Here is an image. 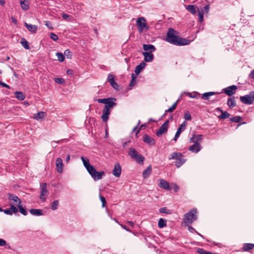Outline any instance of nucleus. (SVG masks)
<instances>
[{"instance_id": "f257e3e1", "label": "nucleus", "mask_w": 254, "mask_h": 254, "mask_svg": "<svg viewBox=\"0 0 254 254\" xmlns=\"http://www.w3.org/2000/svg\"><path fill=\"white\" fill-rule=\"evenodd\" d=\"M178 32L172 28L168 30L165 40L176 46H184L189 45L190 41L188 39L180 38L178 36Z\"/></svg>"}, {"instance_id": "f03ea898", "label": "nucleus", "mask_w": 254, "mask_h": 254, "mask_svg": "<svg viewBox=\"0 0 254 254\" xmlns=\"http://www.w3.org/2000/svg\"><path fill=\"white\" fill-rule=\"evenodd\" d=\"M197 209L193 208L184 215L183 221L185 223H192L197 219Z\"/></svg>"}, {"instance_id": "7ed1b4c3", "label": "nucleus", "mask_w": 254, "mask_h": 254, "mask_svg": "<svg viewBox=\"0 0 254 254\" xmlns=\"http://www.w3.org/2000/svg\"><path fill=\"white\" fill-rule=\"evenodd\" d=\"M88 172L94 181L102 179L103 177L105 175L104 171L98 172L93 166L88 171Z\"/></svg>"}, {"instance_id": "20e7f679", "label": "nucleus", "mask_w": 254, "mask_h": 254, "mask_svg": "<svg viewBox=\"0 0 254 254\" xmlns=\"http://www.w3.org/2000/svg\"><path fill=\"white\" fill-rule=\"evenodd\" d=\"M240 101L246 105H251L254 101V92H250L249 94L240 97Z\"/></svg>"}, {"instance_id": "39448f33", "label": "nucleus", "mask_w": 254, "mask_h": 254, "mask_svg": "<svg viewBox=\"0 0 254 254\" xmlns=\"http://www.w3.org/2000/svg\"><path fill=\"white\" fill-rule=\"evenodd\" d=\"M136 25L138 30L140 33H141L145 27L147 28L148 27L146 24V19L142 17H140L137 18Z\"/></svg>"}, {"instance_id": "423d86ee", "label": "nucleus", "mask_w": 254, "mask_h": 254, "mask_svg": "<svg viewBox=\"0 0 254 254\" xmlns=\"http://www.w3.org/2000/svg\"><path fill=\"white\" fill-rule=\"evenodd\" d=\"M169 120H166L165 123L159 127L156 134L157 136H161L163 134L166 133L168 131Z\"/></svg>"}, {"instance_id": "0eeeda50", "label": "nucleus", "mask_w": 254, "mask_h": 254, "mask_svg": "<svg viewBox=\"0 0 254 254\" xmlns=\"http://www.w3.org/2000/svg\"><path fill=\"white\" fill-rule=\"evenodd\" d=\"M115 75L112 74H109L107 78V81L110 83L111 86L115 90L119 91L120 90V86L115 81Z\"/></svg>"}, {"instance_id": "6e6552de", "label": "nucleus", "mask_w": 254, "mask_h": 254, "mask_svg": "<svg viewBox=\"0 0 254 254\" xmlns=\"http://www.w3.org/2000/svg\"><path fill=\"white\" fill-rule=\"evenodd\" d=\"M41 193L40 196V199L43 201H46L47 198L45 196L46 195L48 192L47 189V184L42 183L40 185Z\"/></svg>"}, {"instance_id": "1a4fd4ad", "label": "nucleus", "mask_w": 254, "mask_h": 254, "mask_svg": "<svg viewBox=\"0 0 254 254\" xmlns=\"http://www.w3.org/2000/svg\"><path fill=\"white\" fill-rule=\"evenodd\" d=\"M187 125V121H185L179 126L178 128L177 129V132H176L175 137L173 139V140L174 141H176L177 140V139L179 137L181 132L185 130Z\"/></svg>"}, {"instance_id": "9d476101", "label": "nucleus", "mask_w": 254, "mask_h": 254, "mask_svg": "<svg viewBox=\"0 0 254 254\" xmlns=\"http://www.w3.org/2000/svg\"><path fill=\"white\" fill-rule=\"evenodd\" d=\"M7 195L8 200L12 201V204L18 206V204H21V201L17 196L11 193H8Z\"/></svg>"}, {"instance_id": "9b49d317", "label": "nucleus", "mask_w": 254, "mask_h": 254, "mask_svg": "<svg viewBox=\"0 0 254 254\" xmlns=\"http://www.w3.org/2000/svg\"><path fill=\"white\" fill-rule=\"evenodd\" d=\"M237 89V86L233 85L223 89V91L226 94L231 96L235 93Z\"/></svg>"}, {"instance_id": "f8f14e48", "label": "nucleus", "mask_w": 254, "mask_h": 254, "mask_svg": "<svg viewBox=\"0 0 254 254\" xmlns=\"http://www.w3.org/2000/svg\"><path fill=\"white\" fill-rule=\"evenodd\" d=\"M122 168L119 163H116L114 165V168L112 171L113 174L116 177H119L121 176Z\"/></svg>"}, {"instance_id": "ddd939ff", "label": "nucleus", "mask_w": 254, "mask_h": 254, "mask_svg": "<svg viewBox=\"0 0 254 254\" xmlns=\"http://www.w3.org/2000/svg\"><path fill=\"white\" fill-rule=\"evenodd\" d=\"M160 184L159 185V187L163 188L167 190H171L172 189L170 186L169 183L163 179H159Z\"/></svg>"}, {"instance_id": "4468645a", "label": "nucleus", "mask_w": 254, "mask_h": 254, "mask_svg": "<svg viewBox=\"0 0 254 254\" xmlns=\"http://www.w3.org/2000/svg\"><path fill=\"white\" fill-rule=\"evenodd\" d=\"M56 166L57 172L59 173H62L63 172L64 164L63 160L61 158L59 157L56 159Z\"/></svg>"}, {"instance_id": "2eb2a0df", "label": "nucleus", "mask_w": 254, "mask_h": 254, "mask_svg": "<svg viewBox=\"0 0 254 254\" xmlns=\"http://www.w3.org/2000/svg\"><path fill=\"white\" fill-rule=\"evenodd\" d=\"M116 100V99L115 98H108V101H107L106 105H105L104 108L107 109L112 108L114 106H115L117 104L115 103V101Z\"/></svg>"}, {"instance_id": "dca6fc26", "label": "nucleus", "mask_w": 254, "mask_h": 254, "mask_svg": "<svg viewBox=\"0 0 254 254\" xmlns=\"http://www.w3.org/2000/svg\"><path fill=\"white\" fill-rule=\"evenodd\" d=\"M201 148L199 143L195 142V143H194L193 145L190 146L189 150L192 152L197 153L200 150Z\"/></svg>"}, {"instance_id": "f3484780", "label": "nucleus", "mask_w": 254, "mask_h": 254, "mask_svg": "<svg viewBox=\"0 0 254 254\" xmlns=\"http://www.w3.org/2000/svg\"><path fill=\"white\" fill-rule=\"evenodd\" d=\"M143 140L144 142L150 145H153L155 143V140L147 134H145L143 136Z\"/></svg>"}, {"instance_id": "a211bd4d", "label": "nucleus", "mask_w": 254, "mask_h": 254, "mask_svg": "<svg viewBox=\"0 0 254 254\" xmlns=\"http://www.w3.org/2000/svg\"><path fill=\"white\" fill-rule=\"evenodd\" d=\"M144 56V61L145 62H151L153 61L154 59L153 55L147 52H143L142 53Z\"/></svg>"}, {"instance_id": "6ab92c4d", "label": "nucleus", "mask_w": 254, "mask_h": 254, "mask_svg": "<svg viewBox=\"0 0 254 254\" xmlns=\"http://www.w3.org/2000/svg\"><path fill=\"white\" fill-rule=\"evenodd\" d=\"M110 114V110L104 108L103 111V115L101 116V118L104 122L106 123L108 121Z\"/></svg>"}, {"instance_id": "aec40b11", "label": "nucleus", "mask_w": 254, "mask_h": 254, "mask_svg": "<svg viewBox=\"0 0 254 254\" xmlns=\"http://www.w3.org/2000/svg\"><path fill=\"white\" fill-rule=\"evenodd\" d=\"M81 159L83 162L84 167L86 169L87 171H88L93 167V166L90 164L89 160L88 158L81 156Z\"/></svg>"}, {"instance_id": "412c9836", "label": "nucleus", "mask_w": 254, "mask_h": 254, "mask_svg": "<svg viewBox=\"0 0 254 254\" xmlns=\"http://www.w3.org/2000/svg\"><path fill=\"white\" fill-rule=\"evenodd\" d=\"M146 65V64L144 62H142L137 65L134 70L136 74H138L145 67Z\"/></svg>"}, {"instance_id": "4be33fe9", "label": "nucleus", "mask_w": 254, "mask_h": 254, "mask_svg": "<svg viewBox=\"0 0 254 254\" xmlns=\"http://www.w3.org/2000/svg\"><path fill=\"white\" fill-rule=\"evenodd\" d=\"M254 248V244L252 243H245L242 248L243 252H248L253 250Z\"/></svg>"}, {"instance_id": "5701e85b", "label": "nucleus", "mask_w": 254, "mask_h": 254, "mask_svg": "<svg viewBox=\"0 0 254 254\" xmlns=\"http://www.w3.org/2000/svg\"><path fill=\"white\" fill-rule=\"evenodd\" d=\"M24 25L28 29V30L31 32V33H36L37 29V26L31 24H28L26 22L24 23Z\"/></svg>"}, {"instance_id": "b1692460", "label": "nucleus", "mask_w": 254, "mask_h": 254, "mask_svg": "<svg viewBox=\"0 0 254 254\" xmlns=\"http://www.w3.org/2000/svg\"><path fill=\"white\" fill-rule=\"evenodd\" d=\"M152 172L151 165H149L147 168L143 172L142 176L144 179L148 178Z\"/></svg>"}, {"instance_id": "393cba45", "label": "nucleus", "mask_w": 254, "mask_h": 254, "mask_svg": "<svg viewBox=\"0 0 254 254\" xmlns=\"http://www.w3.org/2000/svg\"><path fill=\"white\" fill-rule=\"evenodd\" d=\"M203 137V135L199 134V135H193L192 137H191L190 139V143H194L195 142H199V141H200Z\"/></svg>"}, {"instance_id": "a878e982", "label": "nucleus", "mask_w": 254, "mask_h": 254, "mask_svg": "<svg viewBox=\"0 0 254 254\" xmlns=\"http://www.w3.org/2000/svg\"><path fill=\"white\" fill-rule=\"evenodd\" d=\"M143 49L145 51H149V53H152L155 51L156 48L155 47L152 45H147V44H143Z\"/></svg>"}, {"instance_id": "bb28decb", "label": "nucleus", "mask_w": 254, "mask_h": 254, "mask_svg": "<svg viewBox=\"0 0 254 254\" xmlns=\"http://www.w3.org/2000/svg\"><path fill=\"white\" fill-rule=\"evenodd\" d=\"M217 93H218L217 92H205V93L202 94L201 98H202V99H203L205 100H209L210 96L215 95Z\"/></svg>"}, {"instance_id": "cd10ccee", "label": "nucleus", "mask_w": 254, "mask_h": 254, "mask_svg": "<svg viewBox=\"0 0 254 254\" xmlns=\"http://www.w3.org/2000/svg\"><path fill=\"white\" fill-rule=\"evenodd\" d=\"M185 162L186 160L184 159L183 157H181L176 159L174 163L177 168H180Z\"/></svg>"}, {"instance_id": "c85d7f7f", "label": "nucleus", "mask_w": 254, "mask_h": 254, "mask_svg": "<svg viewBox=\"0 0 254 254\" xmlns=\"http://www.w3.org/2000/svg\"><path fill=\"white\" fill-rule=\"evenodd\" d=\"M20 3L23 10H27L29 9V3L27 0H21Z\"/></svg>"}, {"instance_id": "c756f323", "label": "nucleus", "mask_w": 254, "mask_h": 254, "mask_svg": "<svg viewBox=\"0 0 254 254\" xmlns=\"http://www.w3.org/2000/svg\"><path fill=\"white\" fill-rule=\"evenodd\" d=\"M227 105L230 108H232L235 107L236 105L235 97H232L231 98H229L227 101Z\"/></svg>"}, {"instance_id": "7c9ffc66", "label": "nucleus", "mask_w": 254, "mask_h": 254, "mask_svg": "<svg viewBox=\"0 0 254 254\" xmlns=\"http://www.w3.org/2000/svg\"><path fill=\"white\" fill-rule=\"evenodd\" d=\"M138 152L136 151V150L132 147L129 148V151L128 152V155L130 156L132 158L134 159L138 154Z\"/></svg>"}, {"instance_id": "2f4dec72", "label": "nucleus", "mask_w": 254, "mask_h": 254, "mask_svg": "<svg viewBox=\"0 0 254 254\" xmlns=\"http://www.w3.org/2000/svg\"><path fill=\"white\" fill-rule=\"evenodd\" d=\"M184 94L191 98H198L200 96V94L197 92H193L192 93L184 92Z\"/></svg>"}, {"instance_id": "473e14b6", "label": "nucleus", "mask_w": 254, "mask_h": 254, "mask_svg": "<svg viewBox=\"0 0 254 254\" xmlns=\"http://www.w3.org/2000/svg\"><path fill=\"white\" fill-rule=\"evenodd\" d=\"M30 213L35 216H40L42 215L43 213L42 212L41 209H31L29 210Z\"/></svg>"}, {"instance_id": "72a5a7b5", "label": "nucleus", "mask_w": 254, "mask_h": 254, "mask_svg": "<svg viewBox=\"0 0 254 254\" xmlns=\"http://www.w3.org/2000/svg\"><path fill=\"white\" fill-rule=\"evenodd\" d=\"M183 157V155L180 152H173L171 154L170 157L169 158V160L177 159L179 157Z\"/></svg>"}, {"instance_id": "f704fd0d", "label": "nucleus", "mask_w": 254, "mask_h": 254, "mask_svg": "<svg viewBox=\"0 0 254 254\" xmlns=\"http://www.w3.org/2000/svg\"><path fill=\"white\" fill-rule=\"evenodd\" d=\"M14 94L15 97L19 100H23L25 98V96L22 92L16 91Z\"/></svg>"}, {"instance_id": "c9c22d12", "label": "nucleus", "mask_w": 254, "mask_h": 254, "mask_svg": "<svg viewBox=\"0 0 254 254\" xmlns=\"http://www.w3.org/2000/svg\"><path fill=\"white\" fill-rule=\"evenodd\" d=\"M136 162L138 164H143L145 158L141 154H138L136 157L134 158Z\"/></svg>"}, {"instance_id": "e433bc0d", "label": "nucleus", "mask_w": 254, "mask_h": 254, "mask_svg": "<svg viewBox=\"0 0 254 254\" xmlns=\"http://www.w3.org/2000/svg\"><path fill=\"white\" fill-rule=\"evenodd\" d=\"M20 43L21 45L27 50H28L30 49L29 45V42L24 38H22L21 39Z\"/></svg>"}, {"instance_id": "4c0bfd02", "label": "nucleus", "mask_w": 254, "mask_h": 254, "mask_svg": "<svg viewBox=\"0 0 254 254\" xmlns=\"http://www.w3.org/2000/svg\"><path fill=\"white\" fill-rule=\"evenodd\" d=\"M179 102L180 99L177 100L171 107H170L168 110H166L165 112H173L176 109L177 104Z\"/></svg>"}, {"instance_id": "58836bf2", "label": "nucleus", "mask_w": 254, "mask_h": 254, "mask_svg": "<svg viewBox=\"0 0 254 254\" xmlns=\"http://www.w3.org/2000/svg\"><path fill=\"white\" fill-rule=\"evenodd\" d=\"M186 9L192 14H195L196 12V7L194 5H188Z\"/></svg>"}, {"instance_id": "ea45409f", "label": "nucleus", "mask_w": 254, "mask_h": 254, "mask_svg": "<svg viewBox=\"0 0 254 254\" xmlns=\"http://www.w3.org/2000/svg\"><path fill=\"white\" fill-rule=\"evenodd\" d=\"M230 114L227 111H222L221 114L218 118L219 119H226L230 116Z\"/></svg>"}, {"instance_id": "a19ab883", "label": "nucleus", "mask_w": 254, "mask_h": 254, "mask_svg": "<svg viewBox=\"0 0 254 254\" xmlns=\"http://www.w3.org/2000/svg\"><path fill=\"white\" fill-rule=\"evenodd\" d=\"M243 120L241 116H235L229 119V120L234 123H239Z\"/></svg>"}, {"instance_id": "79ce46f5", "label": "nucleus", "mask_w": 254, "mask_h": 254, "mask_svg": "<svg viewBox=\"0 0 254 254\" xmlns=\"http://www.w3.org/2000/svg\"><path fill=\"white\" fill-rule=\"evenodd\" d=\"M45 114V113L44 112H39L34 115V119L37 120L42 119L44 117Z\"/></svg>"}, {"instance_id": "37998d69", "label": "nucleus", "mask_w": 254, "mask_h": 254, "mask_svg": "<svg viewBox=\"0 0 254 254\" xmlns=\"http://www.w3.org/2000/svg\"><path fill=\"white\" fill-rule=\"evenodd\" d=\"M167 225L166 220L161 218L158 221V227L160 228H162Z\"/></svg>"}, {"instance_id": "c03bdc74", "label": "nucleus", "mask_w": 254, "mask_h": 254, "mask_svg": "<svg viewBox=\"0 0 254 254\" xmlns=\"http://www.w3.org/2000/svg\"><path fill=\"white\" fill-rule=\"evenodd\" d=\"M18 209H19V211L23 215H27V211L26 210V209L25 208H24L21 205V204H18V206H17Z\"/></svg>"}, {"instance_id": "a18cd8bd", "label": "nucleus", "mask_w": 254, "mask_h": 254, "mask_svg": "<svg viewBox=\"0 0 254 254\" xmlns=\"http://www.w3.org/2000/svg\"><path fill=\"white\" fill-rule=\"evenodd\" d=\"M59 204V200H56L54 201L51 204V209L53 210H55L57 209Z\"/></svg>"}, {"instance_id": "49530a36", "label": "nucleus", "mask_w": 254, "mask_h": 254, "mask_svg": "<svg viewBox=\"0 0 254 254\" xmlns=\"http://www.w3.org/2000/svg\"><path fill=\"white\" fill-rule=\"evenodd\" d=\"M159 212L162 213L171 214V210L167 209L166 207H162L159 209Z\"/></svg>"}, {"instance_id": "de8ad7c7", "label": "nucleus", "mask_w": 254, "mask_h": 254, "mask_svg": "<svg viewBox=\"0 0 254 254\" xmlns=\"http://www.w3.org/2000/svg\"><path fill=\"white\" fill-rule=\"evenodd\" d=\"M184 118L186 121H190L191 120V117L189 111H186L184 115Z\"/></svg>"}, {"instance_id": "09e8293b", "label": "nucleus", "mask_w": 254, "mask_h": 254, "mask_svg": "<svg viewBox=\"0 0 254 254\" xmlns=\"http://www.w3.org/2000/svg\"><path fill=\"white\" fill-rule=\"evenodd\" d=\"M56 56H57L58 60L59 62H63L64 61V56L62 53L57 52L56 53Z\"/></svg>"}, {"instance_id": "8fccbe9b", "label": "nucleus", "mask_w": 254, "mask_h": 254, "mask_svg": "<svg viewBox=\"0 0 254 254\" xmlns=\"http://www.w3.org/2000/svg\"><path fill=\"white\" fill-rule=\"evenodd\" d=\"M64 57H66V58L67 59H71V57H72L71 52L68 49H67L64 51Z\"/></svg>"}, {"instance_id": "3c124183", "label": "nucleus", "mask_w": 254, "mask_h": 254, "mask_svg": "<svg viewBox=\"0 0 254 254\" xmlns=\"http://www.w3.org/2000/svg\"><path fill=\"white\" fill-rule=\"evenodd\" d=\"M197 252L199 254H211V253L210 252H207L201 248H198Z\"/></svg>"}, {"instance_id": "603ef678", "label": "nucleus", "mask_w": 254, "mask_h": 254, "mask_svg": "<svg viewBox=\"0 0 254 254\" xmlns=\"http://www.w3.org/2000/svg\"><path fill=\"white\" fill-rule=\"evenodd\" d=\"M15 205L14 204H10V209L12 212V213H16L18 211V209Z\"/></svg>"}, {"instance_id": "864d4df0", "label": "nucleus", "mask_w": 254, "mask_h": 254, "mask_svg": "<svg viewBox=\"0 0 254 254\" xmlns=\"http://www.w3.org/2000/svg\"><path fill=\"white\" fill-rule=\"evenodd\" d=\"M0 212H3L5 214H6L7 215H12V212L11 211L10 208L8 209H3L2 208V210Z\"/></svg>"}, {"instance_id": "5fc2aeb1", "label": "nucleus", "mask_w": 254, "mask_h": 254, "mask_svg": "<svg viewBox=\"0 0 254 254\" xmlns=\"http://www.w3.org/2000/svg\"><path fill=\"white\" fill-rule=\"evenodd\" d=\"M50 38L55 41H56L58 40V36L54 33H51Z\"/></svg>"}, {"instance_id": "6e6d98bb", "label": "nucleus", "mask_w": 254, "mask_h": 254, "mask_svg": "<svg viewBox=\"0 0 254 254\" xmlns=\"http://www.w3.org/2000/svg\"><path fill=\"white\" fill-rule=\"evenodd\" d=\"M55 81H56V82L59 84L64 83V79L63 78H56L55 79Z\"/></svg>"}, {"instance_id": "4d7b16f0", "label": "nucleus", "mask_w": 254, "mask_h": 254, "mask_svg": "<svg viewBox=\"0 0 254 254\" xmlns=\"http://www.w3.org/2000/svg\"><path fill=\"white\" fill-rule=\"evenodd\" d=\"M100 198L102 203V207H104L106 203V200L105 198L102 195H100Z\"/></svg>"}, {"instance_id": "13d9d810", "label": "nucleus", "mask_w": 254, "mask_h": 254, "mask_svg": "<svg viewBox=\"0 0 254 254\" xmlns=\"http://www.w3.org/2000/svg\"><path fill=\"white\" fill-rule=\"evenodd\" d=\"M210 9V5L209 4L206 5L204 7L203 9L201 11H203V13L204 12L207 13L208 11Z\"/></svg>"}, {"instance_id": "bf43d9fd", "label": "nucleus", "mask_w": 254, "mask_h": 254, "mask_svg": "<svg viewBox=\"0 0 254 254\" xmlns=\"http://www.w3.org/2000/svg\"><path fill=\"white\" fill-rule=\"evenodd\" d=\"M108 98H104V99H98L97 100L98 102L100 103H104L106 105L107 101H108Z\"/></svg>"}, {"instance_id": "052dcab7", "label": "nucleus", "mask_w": 254, "mask_h": 254, "mask_svg": "<svg viewBox=\"0 0 254 254\" xmlns=\"http://www.w3.org/2000/svg\"><path fill=\"white\" fill-rule=\"evenodd\" d=\"M45 25L46 26L50 28V29H53V27H52V23L49 21H45Z\"/></svg>"}, {"instance_id": "680f3d73", "label": "nucleus", "mask_w": 254, "mask_h": 254, "mask_svg": "<svg viewBox=\"0 0 254 254\" xmlns=\"http://www.w3.org/2000/svg\"><path fill=\"white\" fill-rule=\"evenodd\" d=\"M199 21L202 22L203 21V11H198Z\"/></svg>"}, {"instance_id": "e2e57ef3", "label": "nucleus", "mask_w": 254, "mask_h": 254, "mask_svg": "<svg viewBox=\"0 0 254 254\" xmlns=\"http://www.w3.org/2000/svg\"><path fill=\"white\" fill-rule=\"evenodd\" d=\"M188 230L191 233H193L194 232H196V233H197L199 236H200L201 237H202V235H200L199 233H198L193 227H192L191 226H189V228H188Z\"/></svg>"}, {"instance_id": "0e129e2a", "label": "nucleus", "mask_w": 254, "mask_h": 254, "mask_svg": "<svg viewBox=\"0 0 254 254\" xmlns=\"http://www.w3.org/2000/svg\"><path fill=\"white\" fill-rule=\"evenodd\" d=\"M6 244V242L4 240L0 238V246H4Z\"/></svg>"}, {"instance_id": "69168bd1", "label": "nucleus", "mask_w": 254, "mask_h": 254, "mask_svg": "<svg viewBox=\"0 0 254 254\" xmlns=\"http://www.w3.org/2000/svg\"><path fill=\"white\" fill-rule=\"evenodd\" d=\"M0 85H1L2 86L6 87V88H7L8 89H10V86L8 85L5 84L4 82H2L1 81H0Z\"/></svg>"}, {"instance_id": "338daca9", "label": "nucleus", "mask_w": 254, "mask_h": 254, "mask_svg": "<svg viewBox=\"0 0 254 254\" xmlns=\"http://www.w3.org/2000/svg\"><path fill=\"white\" fill-rule=\"evenodd\" d=\"M249 77L250 78L254 79V69L249 74Z\"/></svg>"}, {"instance_id": "774afa93", "label": "nucleus", "mask_w": 254, "mask_h": 254, "mask_svg": "<svg viewBox=\"0 0 254 254\" xmlns=\"http://www.w3.org/2000/svg\"><path fill=\"white\" fill-rule=\"evenodd\" d=\"M174 189L175 192H177L179 190V187L177 185H174Z\"/></svg>"}]
</instances>
